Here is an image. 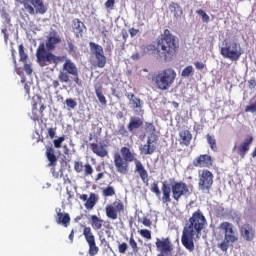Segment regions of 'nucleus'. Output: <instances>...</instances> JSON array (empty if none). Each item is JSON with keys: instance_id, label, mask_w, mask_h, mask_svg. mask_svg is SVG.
Listing matches in <instances>:
<instances>
[{"instance_id": "7c9ffc66", "label": "nucleus", "mask_w": 256, "mask_h": 256, "mask_svg": "<svg viewBox=\"0 0 256 256\" xmlns=\"http://www.w3.org/2000/svg\"><path fill=\"white\" fill-rule=\"evenodd\" d=\"M96 97L98 98L101 105H107V99L103 95V86L101 84L94 86Z\"/></svg>"}, {"instance_id": "49530a36", "label": "nucleus", "mask_w": 256, "mask_h": 256, "mask_svg": "<svg viewBox=\"0 0 256 256\" xmlns=\"http://www.w3.org/2000/svg\"><path fill=\"white\" fill-rule=\"evenodd\" d=\"M139 233L144 239H151V231H149L148 229H142L139 231Z\"/></svg>"}, {"instance_id": "cd10ccee", "label": "nucleus", "mask_w": 256, "mask_h": 256, "mask_svg": "<svg viewBox=\"0 0 256 256\" xmlns=\"http://www.w3.org/2000/svg\"><path fill=\"white\" fill-rule=\"evenodd\" d=\"M46 157L49 161L48 167H55V165H57V156H55V149H53V147L46 149Z\"/></svg>"}, {"instance_id": "13d9d810", "label": "nucleus", "mask_w": 256, "mask_h": 256, "mask_svg": "<svg viewBox=\"0 0 256 256\" xmlns=\"http://www.w3.org/2000/svg\"><path fill=\"white\" fill-rule=\"evenodd\" d=\"M129 33L131 37H135L139 33V29L130 28Z\"/></svg>"}, {"instance_id": "4be33fe9", "label": "nucleus", "mask_w": 256, "mask_h": 256, "mask_svg": "<svg viewBox=\"0 0 256 256\" xmlns=\"http://www.w3.org/2000/svg\"><path fill=\"white\" fill-rule=\"evenodd\" d=\"M56 223L58 225H63V227H69L71 223V216H69V213H63L61 211L57 212L56 215Z\"/></svg>"}, {"instance_id": "c85d7f7f", "label": "nucleus", "mask_w": 256, "mask_h": 256, "mask_svg": "<svg viewBox=\"0 0 256 256\" xmlns=\"http://www.w3.org/2000/svg\"><path fill=\"white\" fill-rule=\"evenodd\" d=\"M97 201H99V196L95 193H90L89 198L86 200L84 207H86L89 211L93 210L95 205H97Z\"/></svg>"}, {"instance_id": "de8ad7c7", "label": "nucleus", "mask_w": 256, "mask_h": 256, "mask_svg": "<svg viewBox=\"0 0 256 256\" xmlns=\"http://www.w3.org/2000/svg\"><path fill=\"white\" fill-rule=\"evenodd\" d=\"M127 249H129V246L125 242L118 245V251L122 255L127 253Z\"/></svg>"}, {"instance_id": "052dcab7", "label": "nucleus", "mask_w": 256, "mask_h": 256, "mask_svg": "<svg viewBox=\"0 0 256 256\" xmlns=\"http://www.w3.org/2000/svg\"><path fill=\"white\" fill-rule=\"evenodd\" d=\"M122 38L124 39V41H127V39H129V33L127 32V30H122Z\"/></svg>"}, {"instance_id": "603ef678", "label": "nucleus", "mask_w": 256, "mask_h": 256, "mask_svg": "<svg viewBox=\"0 0 256 256\" xmlns=\"http://www.w3.org/2000/svg\"><path fill=\"white\" fill-rule=\"evenodd\" d=\"M24 71L26 75H31L33 73V68H31V64L24 63Z\"/></svg>"}, {"instance_id": "e2e57ef3", "label": "nucleus", "mask_w": 256, "mask_h": 256, "mask_svg": "<svg viewBox=\"0 0 256 256\" xmlns=\"http://www.w3.org/2000/svg\"><path fill=\"white\" fill-rule=\"evenodd\" d=\"M60 83H59V80H53L52 82V87L54 89H57L59 87Z\"/></svg>"}, {"instance_id": "5fc2aeb1", "label": "nucleus", "mask_w": 256, "mask_h": 256, "mask_svg": "<svg viewBox=\"0 0 256 256\" xmlns=\"http://www.w3.org/2000/svg\"><path fill=\"white\" fill-rule=\"evenodd\" d=\"M141 223L144 227H151V220L147 217H143Z\"/></svg>"}, {"instance_id": "69168bd1", "label": "nucleus", "mask_w": 256, "mask_h": 256, "mask_svg": "<svg viewBox=\"0 0 256 256\" xmlns=\"http://www.w3.org/2000/svg\"><path fill=\"white\" fill-rule=\"evenodd\" d=\"M209 15H207V13H205L203 16H202V21L203 23H207L209 21Z\"/></svg>"}, {"instance_id": "9b49d317", "label": "nucleus", "mask_w": 256, "mask_h": 256, "mask_svg": "<svg viewBox=\"0 0 256 256\" xmlns=\"http://www.w3.org/2000/svg\"><path fill=\"white\" fill-rule=\"evenodd\" d=\"M171 189L174 201H179L181 197H189V195H191V191H189V186H187L183 181L174 182L171 185Z\"/></svg>"}, {"instance_id": "473e14b6", "label": "nucleus", "mask_w": 256, "mask_h": 256, "mask_svg": "<svg viewBox=\"0 0 256 256\" xmlns=\"http://www.w3.org/2000/svg\"><path fill=\"white\" fill-rule=\"evenodd\" d=\"M145 133L149 135V137H153V135L157 132V129L155 128V125L151 122H146L144 127Z\"/></svg>"}, {"instance_id": "a18cd8bd", "label": "nucleus", "mask_w": 256, "mask_h": 256, "mask_svg": "<svg viewBox=\"0 0 256 256\" xmlns=\"http://www.w3.org/2000/svg\"><path fill=\"white\" fill-rule=\"evenodd\" d=\"M84 175H93V166L91 164L87 163L84 165Z\"/></svg>"}, {"instance_id": "20e7f679", "label": "nucleus", "mask_w": 256, "mask_h": 256, "mask_svg": "<svg viewBox=\"0 0 256 256\" xmlns=\"http://www.w3.org/2000/svg\"><path fill=\"white\" fill-rule=\"evenodd\" d=\"M175 79H177V72L173 68L160 70L152 77V81L160 91L171 89L173 83H175Z\"/></svg>"}, {"instance_id": "2eb2a0df", "label": "nucleus", "mask_w": 256, "mask_h": 256, "mask_svg": "<svg viewBox=\"0 0 256 256\" xmlns=\"http://www.w3.org/2000/svg\"><path fill=\"white\" fill-rule=\"evenodd\" d=\"M192 165L199 169H211L213 167V157L209 154H200L194 158Z\"/></svg>"}, {"instance_id": "6e6d98bb", "label": "nucleus", "mask_w": 256, "mask_h": 256, "mask_svg": "<svg viewBox=\"0 0 256 256\" xmlns=\"http://www.w3.org/2000/svg\"><path fill=\"white\" fill-rule=\"evenodd\" d=\"M55 131V128H48V137H50V139H55Z\"/></svg>"}, {"instance_id": "2f4dec72", "label": "nucleus", "mask_w": 256, "mask_h": 256, "mask_svg": "<svg viewBox=\"0 0 256 256\" xmlns=\"http://www.w3.org/2000/svg\"><path fill=\"white\" fill-rule=\"evenodd\" d=\"M127 99H129V103L132 106V109H139L141 107V99L137 98L135 94L129 93L126 95Z\"/></svg>"}, {"instance_id": "a19ab883", "label": "nucleus", "mask_w": 256, "mask_h": 256, "mask_svg": "<svg viewBox=\"0 0 256 256\" xmlns=\"http://www.w3.org/2000/svg\"><path fill=\"white\" fill-rule=\"evenodd\" d=\"M129 245L133 253H139V246L137 245V241H135V238L133 236H131L129 239Z\"/></svg>"}, {"instance_id": "0e129e2a", "label": "nucleus", "mask_w": 256, "mask_h": 256, "mask_svg": "<svg viewBox=\"0 0 256 256\" xmlns=\"http://www.w3.org/2000/svg\"><path fill=\"white\" fill-rule=\"evenodd\" d=\"M79 199H81V201H86L89 199V196L87 194H82L79 196Z\"/></svg>"}, {"instance_id": "9d476101", "label": "nucleus", "mask_w": 256, "mask_h": 256, "mask_svg": "<svg viewBox=\"0 0 256 256\" xmlns=\"http://www.w3.org/2000/svg\"><path fill=\"white\" fill-rule=\"evenodd\" d=\"M105 212L108 219L115 221L119 214L125 213V204L121 200L114 201L112 204L106 205Z\"/></svg>"}, {"instance_id": "6e6552de", "label": "nucleus", "mask_w": 256, "mask_h": 256, "mask_svg": "<svg viewBox=\"0 0 256 256\" xmlns=\"http://www.w3.org/2000/svg\"><path fill=\"white\" fill-rule=\"evenodd\" d=\"M22 5L29 15H45L47 6L43 0H23Z\"/></svg>"}, {"instance_id": "f3484780", "label": "nucleus", "mask_w": 256, "mask_h": 256, "mask_svg": "<svg viewBox=\"0 0 256 256\" xmlns=\"http://www.w3.org/2000/svg\"><path fill=\"white\" fill-rule=\"evenodd\" d=\"M156 247L160 253H164V255H171L173 253V244L171 243V239L169 237L156 239Z\"/></svg>"}, {"instance_id": "bb28decb", "label": "nucleus", "mask_w": 256, "mask_h": 256, "mask_svg": "<svg viewBox=\"0 0 256 256\" xmlns=\"http://www.w3.org/2000/svg\"><path fill=\"white\" fill-rule=\"evenodd\" d=\"M45 109H47V107L45 105L41 104L40 109L38 110V114H37V103H34L32 106L33 121H39V119H43V117H45V114H43V111H45Z\"/></svg>"}, {"instance_id": "423d86ee", "label": "nucleus", "mask_w": 256, "mask_h": 256, "mask_svg": "<svg viewBox=\"0 0 256 256\" xmlns=\"http://www.w3.org/2000/svg\"><path fill=\"white\" fill-rule=\"evenodd\" d=\"M218 229L224 233V241L218 244V247L221 251L227 252L229 243H237L239 241V235L236 233L235 226L231 222L220 223Z\"/></svg>"}, {"instance_id": "3c124183", "label": "nucleus", "mask_w": 256, "mask_h": 256, "mask_svg": "<svg viewBox=\"0 0 256 256\" xmlns=\"http://www.w3.org/2000/svg\"><path fill=\"white\" fill-rule=\"evenodd\" d=\"M245 113H256V102L246 106Z\"/></svg>"}, {"instance_id": "09e8293b", "label": "nucleus", "mask_w": 256, "mask_h": 256, "mask_svg": "<svg viewBox=\"0 0 256 256\" xmlns=\"http://www.w3.org/2000/svg\"><path fill=\"white\" fill-rule=\"evenodd\" d=\"M74 170L76 171V173H81L83 171V162L75 161Z\"/></svg>"}, {"instance_id": "393cba45", "label": "nucleus", "mask_w": 256, "mask_h": 256, "mask_svg": "<svg viewBox=\"0 0 256 256\" xmlns=\"http://www.w3.org/2000/svg\"><path fill=\"white\" fill-rule=\"evenodd\" d=\"M61 43V38L59 36H50L46 41V49L47 51H55L57 45Z\"/></svg>"}, {"instance_id": "680f3d73", "label": "nucleus", "mask_w": 256, "mask_h": 256, "mask_svg": "<svg viewBox=\"0 0 256 256\" xmlns=\"http://www.w3.org/2000/svg\"><path fill=\"white\" fill-rule=\"evenodd\" d=\"M75 237V230H71L68 239L70 240L71 243H73V239Z\"/></svg>"}, {"instance_id": "0eeeda50", "label": "nucleus", "mask_w": 256, "mask_h": 256, "mask_svg": "<svg viewBox=\"0 0 256 256\" xmlns=\"http://www.w3.org/2000/svg\"><path fill=\"white\" fill-rule=\"evenodd\" d=\"M220 54L224 59L239 61L241 55H243V50H241V45L237 42H225V46L220 49Z\"/></svg>"}, {"instance_id": "39448f33", "label": "nucleus", "mask_w": 256, "mask_h": 256, "mask_svg": "<svg viewBox=\"0 0 256 256\" xmlns=\"http://www.w3.org/2000/svg\"><path fill=\"white\" fill-rule=\"evenodd\" d=\"M37 63L40 67L47 65H59L65 61V56H57L45 49V44L41 43L36 50Z\"/></svg>"}, {"instance_id": "4468645a", "label": "nucleus", "mask_w": 256, "mask_h": 256, "mask_svg": "<svg viewBox=\"0 0 256 256\" xmlns=\"http://www.w3.org/2000/svg\"><path fill=\"white\" fill-rule=\"evenodd\" d=\"M251 145H253V136L248 135L240 145L235 144L232 151H235L243 159L249 153Z\"/></svg>"}, {"instance_id": "72a5a7b5", "label": "nucleus", "mask_w": 256, "mask_h": 256, "mask_svg": "<svg viewBox=\"0 0 256 256\" xmlns=\"http://www.w3.org/2000/svg\"><path fill=\"white\" fill-rule=\"evenodd\" d=\"M73 29L76 31V33H83V27H85V24L81 22L78 18H75L72 21Z\"/></svg>"}, {"instance_id": "1a4fd4ad", "label": "nucleus", "mask_w": 256, "mask_h": 256, "mask_svg": "<svg viewBox=\"0 0 256 256\" xmlns=\"http://www.w3.org/2000/svg\"><path fill=\"white\" fill-rule=\"evenodd\" d=\"M198 175H199L198 186L200 191L210 193L213 187L215 175H213V172H211L209 169H203L202 171H199Z\"/></svg>"}, {"instance_id": "6ab92c4d", "label": "nucleus", "mask_w": 256, "mask_h": 256, "mask_svg": "<svg viewBox=\"0 0 256 256\" xmlns=\"http://www.w3.org/2000/svg\"><path fill=\"white\" fill-rule=\"evenodd\" d=\"M64 64L62 66V71H65L68 75H72V77H77L79 73V69L75 62L65 56Z\"/></svg>"}, {"instance_id": "e433bc0d", "label": "nucleus", "mask_w": 256, "mask_h": 256, "mask_svg": "<svg viewBox=\"0 0 256 256\" xmlns=\"http://www.w3.org/2000/svg\"><path fill=\"white\" fill-rule=\"evenodd\" d=\"M18 51H19V55H20V61H22V63H27V59L29 57L25 53V47H23V44L19 45Z\"/></svg>"}, {"instance_id": "4d7b16f0", "label": "nucleus", "mask_w": 256, "mask_h": 256, "mask_svg": "<svg viewBox=\"0 0 256 256\" xmlns=\"http://www.w3.org/2000/svg\"><path fill=\"white\" fill-rule=\"evenodd\" d=\"M24 91H25V94L30 97L29 95H31V86L29 84H25L24 85Z\"/></svg>"}, {"instance_id": "c756f323", "label": "nucleus", "mask_w": 256, "mask_h": 256, "mask_svg": "<svg viewBox=\"0 0 256 256\" xmlns=\"http://www.w3.org/2000/svg\"><path fill=\"white\" fill-rule=\"evenodd\" d=\"M91 222L90 225L94 231H99L103 227V219L97 217V215H92L90 217Z\"/></svg>"}, {"instance_id": "dca6fc26", "label": "nucleus", "mask_w": 256, "mask_h": 256, "mask_svg": "<svg viewBox=\"0 0 256 256\" xmlns=\"http://www.w3.org/2000/svg\"><path fill=\"white\" fill-rule=\"evenodd\" d=\"M159 141V136L152 135L147 137L146 144L140 148V152L143 155H153L155 151H157V143Z\"/></svg>"}, {"instance_id": "b1692460", "label": "nucleus", "mask_w": 256, "mask_h": 256, "mask_svg": "<svg viewBox=\"0 0 256 256\" xmlns=\"http://www.w3.org/2000/svg\"><path fill=\"white\" fill-rule=\"evenodd\" d=\"M141 127H143V119L132 116L127 126L128 131L132 133V131H135V129H141Z\"/></svg>"}, {"instance_id": "c03bdc74", "label": "nucleus", "mask_w": 256, "mask_h": 256, "mask_svg": "<svg viewBox=\"0 0 256 256\" xmlns=\"http://www.w3.org/2000/svg\"><path fill=\"white\" fill-rule=\"evenodd\" d=\"M65 141V135L59 137L58 139H55L53 141L55 149H61V144Z\"/></svg>"}, {"instance_id": "864d4df0", "label": "nucleus", "mask_w": 256, "mask_h": 256, "mask_svg": "<svg viewBox=\"0 0 256 256\" xmlns=\"http://www.w3.org/2000/svg\"><path fill=\"white\" fill-rule=\"evenodd\" d=\"M113 7H115V0H107L105 2L106 9H113Z\"/></svg>"}, {"instance_id": "aec40b11", "label": "nucleus", "mask_w": 256, "mask_h": 256, "mask_svg": "<svg viewBox=\"0 0 256 256\" xmlns=\"http://www.w3.org/2000/svg\"><path fill=\"white\" fill-rule=\"evenodd\" d=\"M90 149L94 155H97V157H107L109 155V151L105 148V145H100L97 143H90Z\"/></svg>"}, {"instance_id": "ddd939ff", "label": "nucleus", "mask_w": 256, "mask_h": 256, "mask_svg": "<svg viewBox=\"0 0 256 256\" xmlns=\"http://www.w3.org/2000/svg\"><path fill=\"white\" fill-rule=\"evenodd\" d=\"M83 235L89 247V255L91 256L97 255V253H99V247L95 242V235H93V231L91 230V227H84Z\"/></svg>"}, {"instance_id": "338daca9", "label": "nucleus", "mask_w": 256, "mask_h": 256, "mask_svg": "<svg viewBox=\"0 0 256 256\" xmlns=\"http://www.w3.org/2000/svg\"><path fill=\"white\" fill-rule=\"evenodd\" d=\"M2 33H3V35H4L5 41H7V39H9V36L7 35V28H3V29H2Z\"/></svg>"}, {"instance_id": "37998d69", "label": "nucleus", "mask_w": 256, "mask_h": 256, "mask_svg": "<svg viewBox=\"0 0 256 256\" xmlns=\"http://www.w3.org/2000/svg\"><path fill=\"white\" fill-rule=\"evenodd\" d=\"M151 191L152 193H155L156 197H161V190L159 189V185L157 184V182H154L151 185Z\"/></svg>"}, {"instance_id": "7ed1b4c3", "label": "nucleus", "mask_w": 256, "mask_h": 256, "mask_svg": "<svg viewBox=\"0 0 256 256\" xmlns=\"http://www.w3.org/2000/svg\"><path fill=\"white\" fill-rule=\"evenodd\" d=\"M207 227V218L203 212L198 209L193 212L192 216L186 221L183 228L181 242L188 251H195L194 237L201 236V231Z\"/></svg>"}, {"instance_id": "a878e982", "label": "nucleus", "mask_w": 256, "mask_h": 256, "mask_svg": "<svg viewBox=\"0 0 256 256\" xmlns=\"http://www.w3.org/2000/svg\"><path fill=\"white\" fill-rule=\"evenodd\" d=\"M169 11L173 13L175 19H181L183 15V8L177 2H171L169 4Z\"/></svg>"}, {"instance_id": "412c9836", "label": "nucleus", "mask_w": 256, "mask_h": 256, "mask_svg": "<svg viewBox=\"0 0 256 256\" xmlns=\"http://www.w3.org/2000/svg\"><path fill=\"white\" fill-rule=\"evenodd\" d=\"M161 191H162V203H164V205H168V203H171V186H169V184L163 182L162 183V187H161Z\"/></svg>"}, {"instance_id": "79ce46f5", "label": "nucleus", "mask_w": 256, "mask_h": 256, "mask_svg": "<svg viewBox=\"0 0 256 256\" xmlns=\"http://www.w3.org/2000/svg\"><path fill=\"white\" fill-rule=\"evenodd\" d=\"M193 73V66H186L183 70H182V77H190V75Z\"/></svg>"}, {"instance_id": "4c0bfd02", "label": "nucleus", "mask_w": 256, "mask_h": 256, "mask_svg": "<svg viewBox=\"0 0 256 256\" xmlns=\"http://www.w3.org/2000/svg\"><path fill=\"white\" fill-rule=\"evenodd\" d=\"M116 134L120 135L121 137H129V131L123 124L118 126V130L116 131Z\"/></svg>"}, {"instance_id": "a211bd4d", "label": "nucleus", "mask_w": 256, "mask_h": 256, "mask_svg": "<svg viewBox=\"0 0 256 256\" xmlns=\"http://www.w3.org/2000/svg\"><path fill=\"white\" fill-rule=\"evenodd\" d=\"M240 234L244 241H253L256 236L255 228L249 223L243 224L240 228Z\"/></svg>"}, {"instance_id": "f8f14e48", "label": "nucleus", "mask_w": 256, "mask_h": 256, "mask_svg": "<svg viewBox=\"0 0 256 256\" xmlns=\"http://www.w3.org/2000/svg\"><path fill=\"white\" fill-rule=\"evenodd\" d=\"M90 50L95 55V59L97 61V67L103 69L105 65H107V57H105V53L103 52V47L95 42H89Z\"/></svg>"}, {"instance_id": "8fccbe9b", "label": "nucleus", "mask_w": 256, "mask_h": 256, "mask_svg": "<svg viewBox=\"0 0 256 256\" xmlns=\"http://www.w3.org/2000/svg\"><path fill=\"white\" fill-rule=\"evenodd\" d=\"M66 105L70 109H75L77 107V102L71 98L66 99Z\"/></svg>"}, {"instance_id": "f03ea898", "label": "nucleus", "mask_w": 256, "mask_h": 256, "mask_svg": "<svg viewBox=\"0 0 256 256\" xmlns=\"http://www.w3.org/2000/svg\"><path fill=\"white\" fill-rule=\"evenodd\" d=\"M157 51L158 57L165 62L173 61V57L179 51V40L173 35L169 29H165L163 35L157 38L155 44H147L144 47L145 53H153Z\"/></svg>"}, {"instance_id": "ea45409f", "label": "nucleus", "mask_w": 256, "mask_h": 256, "mask_svg": "<svg viewBox=\"0 0 256 256\" xmlns=\"http://www.w3.org/2000/svg\"><path fill=\"white\" fill-rule=\"evenodd\" d=\"M58 79L60 83H69V74L64 71H60L58 74Z\"/></svg>"}, {"instance_id": "58836bf2", "label": "nucleus", "mask_w": 256, "mask_h": 256, "mask_svg": "<svg viewBox=\"0 0 256 256\" xmlns=\"http://www.w3.org/2000/svg\"><path fill=\"white\" fill-rule=\"evenodd\" d=\"M67 43H68L67 51H68L69 55H72V56L77 55V46H75L73 41L68 40Z\"/></svg>"}, {"instance_id": "f704fd0d", "label": "nucleus", "mask_w": 256, "mask_h": 256, "mask_svg": "<svg viewBox=\"0 0 256 256\" xmlns=\"http://www.w3.org/2000/svg\"><path fill=\"white\" fill-rule=\"evenodd\" d=\"M206 140L208 145L210 146V149L212 151H217V140L213 136H211V134L206 135Z\"/></svg>"}, {"instance_id": "5701e85b", "label": "nucleus", "mask_w": 256, "mask_h": 256, "mask_svg": "<svg viewBox=\"0 0 256 256\" xmlns=\"http://www.w3.org/2000/svg\"><path fill=\"white\" fill-rule=\"evenodd\" d=\"M180 137V145H185V147H189L191 145V139H193V135L189 130H181L179 132Z\"/></svg>"}, {"instance_id": "c9c22d12", "label": "nucleus", "mask_w": 256, "mask_h": 256, "mask_svg": "<svg viewBox=\"0 0 256 256\" xmlns=\"http://www.w3.org/2000/svg\"><path fill=\"white\" fill-rule=\"evenodd\" d=\"M103 197H113L115 195V188L113 186H107L102 191Z\"/></svg>"}, {"instance_id": "bf43d9fd", "label": "nucleus", "mask_w": 256, "mask_h": 256, "mask_svg": "<svg viewBox=\"0 0 256 256\" xmlns=\"http://www.w3.org/2000/svg\"><path fill=\"white\" fill-rule=\"evenodd\" d=\"M194 65L196 69H199V70L205 69V64H203V62H195Z\"/></svg>"}, {"instance_id": "f257e3e1", "label": "nucleus", "mask_w": 256, "mask_h": 256, "mask_svg": "<svg viewBox=\"0 0 256 256\" xmlns=\"http://www.w3.org/2000/svg\"><path fill=\"white\" fill-rule=\"evenodd\" d=\"M114 167L117 173L120 175H127L129 173V164H135V173H138L141 181L144 183H149V173L143 163L137 159V153L131 150L127 146H123L119 152H115L113 155Z\"/></svg>"}, {"instance_id": "774afa93", "label": "nucleus", "mask_w": 256, "mask_h": 256, "mask_svg": "<svg viewBox=\"0 0 256 256\" xmlns=\"http://www.w3.org/2000/svg\"><path fill=\"white\" fill-rule=\"evenodd\" d=\"M131 59H133V61H137V59H140V55L139 53H135L131 56Z\"/></svg>"}]
</instances>
